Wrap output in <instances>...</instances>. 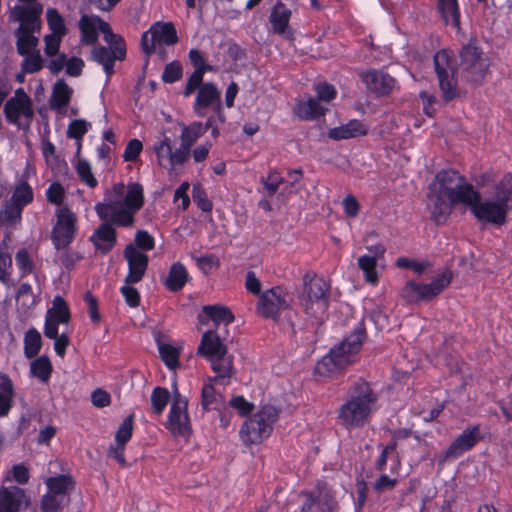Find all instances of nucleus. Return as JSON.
Here are the masks:
<instances>
[{"label":"nucleus","mask_w":512,"mask_h":512,"mask_svg":"<svg viewBox=\"0 0 512 512\" xmlns=\"http://www.w3.org/2000/svg\"><path fill=\"white\" fill-rule=\"evenodd\" d=\"M15 261L21 278L34 273L36 265L32 254L26 248H21L17 251Z\"/></svg>","instance_id":"a18cd8bd"},{"label":"nucleus","mask_w":512,"mask_h":512,"mask_svg":"<svg viewBox=\"0 0 512 512\" xmlns=\"http://www.w3.org/2000/svg\"><path fill=\"white\" fill-rule=\"evenodd\" d=\"M123 254L128 263V274L126 275L125 282L127 284L140 282L147 270L149 257L139 251L133 244L127 245Z\"/></svg>","instance_id":"f3484780"},{"label":"nucleus","mask_w":512,"mask_h":512,"mask_svg":"<svg viewBox=\"0 0 512 512\" xmlns=\"http://www.w3.org/2000/svg\"><path fill=\"white\" fill-rule=\"evenodd\" d=\"M438 6L446 24L460 28V10L457 0H438Z\"/></svg>","instance_id":"2f4dec72"},{"label":"nucleus","mask_w":512,"mask_h":512,"mask_svg":"<svg viewBox=\"0 0 512 512\" xmlns=\"http://www.w3.org/2000/svg\"><path fill=\"white\" fill-rule=\"evenodd\" d=\"M14 395L11 379L0 372V416H6L12 407Z\"/></svg>","instance_id":"473e14b6"},{"label":"nucleus","mask_w":512,"mask_h":512,"mask_svg":"<svg viewBox=\"0 0 512 512\" xmlns=\"http://www.w3.org/2000/svg\"><path fill=\"white\" fill-rule=\"evenodd\" d=\"M170 400L167 388L155 387L151 393V408L155 415L160 416Z\"/></svg>","instance_id":"49530a36"},{"label":"nucleus","mask_w":512,"mask_h":512,"mask_svg":"<svg viewBox=\"0 0 512 512\" xmlns=\"http://www.w3.org/2000/svg\"><path fill=\"white\" fill-rule=\"evenodd\" d=\"M80 32H112L110 25L96 15L83 14L79 20Z\"/></svg>","instance_id":"58836bf2"},{"label":"nucleus","mask_w":512,"mask_h":512,"mask_svg":"<svg viewBox=\"0 0 512 512\" xmlns=\"http://www.w3.org/2000/svg\"><path fill=\"white\" fill-rule=\"evenodd\" d=\"M219 103L220 91L213 83L208 82L198 89L193 109L198 116L203 117L207 108H214Z\"/></svg>","instance_id":"412c9836"},{"label":"nucleus","mask_w":512,"mask_h":512,"mask_svg":"<svg viewBox=\"0 0 512 512\" xmlns=\"http://www.w3.org/2000/svg\"><path fill=\"white\" fill-rule=\"evenodd\" d=\"M161 359L169 369H174L179 365V352L170 344H161L159 346Z\"/></svg>","instance_id":"4d7b16f0"},{"label":"nucleus","mask_w":512,"mask_h":512,"mask_svg":"<svg viewBox=\"0 0 512 512\" xmlns=\"http://www.w3.org/2000/svg\"><path fill=\"white\" fill-rule=\"evenodd\" d=\"M434 67L444 102L448 103L460 97L454 54L446 49L438 51L434 55Z\"/></svg>","instance_id":"1a4fd4ad"},{"label":"nucleus","mask_w":512,"mask_h":512,"mask_svg":"<svg viewBox=\"0 0 512 512\" xmlns=\"http://www.w3.org/2000/svg\"><path fill=\"white\" fill-rule=\"evenodd\" d=\"M43 58L40 52L25 55L21 62V69L24 73L33 74L43 68Z\"/></svg>","instance_id":"6e6d98bb"},{"label":"nucleus","mask_w":512,"mask_h":512,"mask_svg":"<svg viewBox=\"0 0 512 512\" xmlns=\"http://www.w3.org/2000/svg\"><path fill=\"white\" fill-rule=\"evenodd\" d=\"M445 196L439 194L434 203H433V209L431 211V219L437 224L442 225L446 222L448 217L450 216L452 212V208L455 205H452L450 201L448 200V203L444 199Z\"/></svg>","instance_id":"79ce46f5"},{"label":"nucleus","mask_w":512,"mask_h":512,"mask_svg":"<svg viewBox=\"0 0 512 512\" xmlns=\"http://www.w3.org/2000/svg\"><path fill=\"white\" fill-rule=\"evenodd\" d=\"M283 181L284 179L282 175L276 170H271L266 178H262L264 190L267 196L273 197Z\"/></svg>","instance_id":"13d9d810"},{"label":"nucleus","mask_w":512,"mask_h":512,"mask_svg":"<svg viewBox=\"0 0 512 512\" xmlns=\"http://www.w3.org/2000/svg\"><path fill=\"white\" fill-rule=\"evenodd\" d=\"M315 92L317 94V100L324 101V102H330L331 100L335 99L337 92L335 87L332 84H329L327 82H321L318 83L315 86Z\"/></svg>","instance_id":"774afa93"},{"label":"nucleus","mask_w":512,"mask_h":512,"mask_svg":"<svg viewBox=\"0 0 512 512\" xmlns=\"http://www.w3.org/2000/svg\"><path fill=\"white\" fill-rule=\"evenodd\" d=\"M65 197V190L59 182H53L46 190L47 201L51 204L61 206Z\"/></svg>","instance_id":"e2e57ef3"},{"label":"nucleus","mask_w":512,"mask_h":512,"mask_svg":"<svg viewBox=\"0 0 512 512\" xmlns=\"http://www.w3.org/2000/svg\"><path fill=\"white\" fill-rule=\"evenodd\" d=\"M133 420L134 415L132 414L123 420L115 435L116 444L126 446L127 442L131 439L133 434Z\"/></svg>","instance_id":"603ef678"},{"label":"nucleus","mask_w":512,"mask_h":512,"mask_svg":"<svg viewBox=\"0 0 512 512\" xmlns=\"http://www.w3.org/2000/svg\"><path fill=\"white\" fill-rule=\"evenodd\" d=\"M202 311L215 325L221 323L227 325L234 321V315L231 310L223 305H206L203 306Z\"/></svg>","instance_id":"c9c22d12"},{"label":"nucleus","mask_w":512,"mask_h":512,"mask_svg":"<svg viewBox=\"0 0 512 512\" xmlns=\"http://www.w3.org/2000/svg\"><path fill=\"white\" fill-rule=\"evenodd\" d=\"M73 94V89L63 80H58L52 90L50 98L51 109L60 110L69 105Z\"/></svg>","instance_id":"c85d7f7f"},{"label":"nucleus","mask_w":512,"mask_h":512,"mask_svg":"<svg viewBox=\"0 0 512 512\" xmlns=\"http://www.w3.org/2000/svg\"><path fill=\"white\" fill-rule=\"evenodd\" d=\"M182 77V66L179 62L173 61L167 64L162 74L165 83H174Z\"/></svg>","instance_id":"69168bd1"},{"label":"nucleus","mask_w":512,"mask_h":512,"mask_svg":"<svg viewBox=\"0 0 512 512\" xmlns=\"http://www.w3.org/2000/svg\"><path fill=\"white\" fill-rule=\"evenodd\" d=\"M368 131L369 128L365 123L358 119H352L346 124L330 129L328 136L330 139L339 141L365 136L368 134Z\"/></svg>","instance_id":"5701e85b"},{"label":"nucleus","mask_w":512,"mask_h":512,"mask_svg":"<svg viewBox=\"0 0 512 512\" xmlns=\"http://www.w3.org/2000/svg\"><path fill=\"white\" fill-rule=\"evenodd\" d=\"M360 78L370 92L379 96L391 93L396 82L388 73L376 69L360 73Z\"/></svg>","instance_id":"6ab92c4d"},{"label":"nucleus","mask_w":512,"mask_h":512,"mask_svg":"<svg viewBox=\"0 0 512 512\" xmlns=\"http://www.w3.org/2000/svg\"><path fill=\"white\" fill-rule=\"evenodd\" d=\"M366 337L365 324L360 321L347 337L316 364L315 372L320 376H329L354 363Z\"/></svg>","instance_id":"7ed1b4c3"},{"label":"nucleus","mask_w":512,"mask_h":512,"mask_svg":"<svg viewBox=\"0 0 512 512\" xmlns=\"http://www.w3.org/2000/svg\"><path fill=\"white\" fill-rule=\"evenodd\" d=\"M154 151L160 164H162L164 159L169 161L172 155V141L170 137L164 136L161 141L154 145Z\"/></svg>","instance_id":"0e129e2a"},{"label":"nucleus","mask_w":512,"mask_h":512,"mask_svg":"<svg viewBox=\"0 0 512 512\" xmlns=\"http://www.w3.org/2000/svg\"><path fill=\"white\" fill-rule=\"evenodd\" d=\"M177 34H142L141 45L144 53L150 56L153 53H164V46L177 43Z\"/></svg>","instance_id":"b1692460"},{"label":"nucleus","mask_w":512,"mask_h":512,"mask_svg":"<svg viewBox=\"0 0 512 512\" xmlns=\"http://www.w3.org/2000/svg\"><path fill=\"white\" fill-rule=\"evenodd\" d=\"M495 199L509 211L512 209V174L506 173L495 186Z\"/></svg>","instance_id":"72a5a7b5"},{"label":"nucleus","mask_w":512,"mask_h":512,"mask_svg":"<svg viewBox=\"0 0 512 512\" xmlns=\"http://www.w3.org/2000/svg\"><path fill=\"white\" fill-rule=\"evenodd\" d=\"M107 46H95L91 52V59L103 66L107 78L114 73L116 60L122 61L126 56V45L120 34H103Z\"/></svg>","instance_id":"9b49d317"},{"label":"nucleus","mask_w":512,"mask_h":512,"mask_svg":"<svg viewBox=\"0 0 512 512\" xmlns=\"http://www.w3.org/2000/svg\"><path fill=\"white\" fill-rule=\"evenodd\" d=\"M90 128L91 124L84 119L72 120L68 125L67 137L76 141H82V138Z\"/></svg>","instance_id":"864d4df0"},{"label":"nucleus","mask_w":512,"mask_h":512,"mask_svg":"<svg viewBox=\"0 0 512 512\" xmlns=\"http://www.w3.org/2000/svg\"><path fill=\"white\" fill-rule=\"evenodd\" d=\"M65 500L47 491L41 498L40 510L42 512H57Z\"/></svg>","instance_id":"680f3d73"},{"label":"nucleus","mask_w":512,"mask_h":512,"mask_svg":"<svg viewBox=\"0 0 512 512\" xmlns=\"http://www.w3.org/2000/svg\"><path fill=\"white\" fill-rule=\"evenodd\" d=\"M45 316L60 324H67L70 320V311L65 300L61 296H56Z\"/></svg>","instance_id":"ea45409f"},{"label":"nucleus","mask_w":512,"mask_h":512,"mask_svg":"<svg viewBox=\"0 0 512 512\" xmlns=\"http://www.w3.org/2000/svg\"><path fill=\"white\" fill-rule=\"evenodd\" d=\"M201 405L204 410L217 409L221 403V395L217 394L214 386L211 383H207L203 386L201 392Z\"/></svg>","instance_id":"09e8293b"},{"label":"nucleus","mask_w":512,"mask_h":512,"mask_svg":"<svg viewBox=\"0 0 512 512\" xmlns=\"http://www.w3.org/2000/svg\"><path fill=\"white\" fill-rule=\"evenodd\" d=\"M33 198L32 187L26 181H21L16 185L11 196V201L24 208L33 201Z\"/></svg>","instance_id":"c03bdc74"},{"label":"nucleus","mask_w":512,"mask_h":512,"mask_svg":"<svg viewBox=\"0 0 512 512\" xmlns=\"http://www.w3.org/2000/svg\"><path fill=\"white\" fill-rule=\"evenodd\" d=\"M326 109L313 97L295 103L293 112L300 120H314L325 114Z\"/></svg>","instance_id":"a878e982"},{"label":"nucleus","mask_w":512,"mask_h":512,"mask_svg":"<svg viewBox=\"0 0 512 512\" xmlns=\"http://www.w3.org/2000/svg\"><path fill=\"white\" fill-rule=\"evenodd\" d=\"M23 208L11 201L3 211L0 212V218L7 224H13L21 219Z\"/></svg>","instance_id":"338daca9"},{"label":"nucleus","mask_w":512,"mask_h":512,"mask_svg":"<svg viewBox=\"0 0 512 512\" xmlns=\"http://www.w3.org/2000/svg\"><path fill=\"white\" fill-rule=\"evenodd\" d=\"M191 257L195 260L199 270L205 275L210 274L213 270H216L220 267V260L214 254H206L201 256L191 254Z\"/></svg>","instance_id":"8fccbe9b"},{"label":"nucleus","mask_w":512,"mask_h":512,"mask_svg":"<svg viewBox=\"0 0 512 512\" xmlns=\"http://www.w3.org/2000/svg\"><path fill=\"white\" fill-rule=\"evenodd\" d=\"M481 439L479 425L465 429L448 447L439 455V463L443 464L449 459H457L465 452L471 450Z\"/></svg>","instance_id":"2eb2a0df"},{"label":"nucleus","mask_w":512,"mask_h":512,"mask_svg":"<svg viewBox=\"0 0 512 512\" xmlns=\"http://www.w3.org/2000/svg\"><path fill=\"white\" fill-rule=\"evenodd\" d=\"M464 205L469 207L471 214L482 223L493 224L497 227L507 221L508 210L498 200H482L481 194L476 189L473 191Z\"/></svg>","instance_id":"9d476101"},{"label":"nucleus","mask_w":512,"mask_h":512,"mask_svg":"<svg viewBox=\"0 0 512 512\" xmlns=\"http://www.w3.org/2000/svg\"><path fill=\"white\" fill-rule=\"evenodd\" d=\"M45 484L48 488V492L65 500L69 493L74 489L75 483L72 477L59 475L47 478Z\"/></svg>","instance_id":"7c9ffc66"},{"label":"nucleus","mask_w":512,"mask_h":512,"mask_svg":"<svg viewBox=\"0 0 512 512\" xmlns=\"http://www.w3.org/2000/svg\"><path fill=\"white\" fill-rule=\"evenodd\" d=\"M358 266L362 270L366 282L376 285L379 281L377 259L375 256L362 255L358 258Z\"/></svg>","instance_id":"a19ab883"},{"label":"nucleus","mask_w":512,"mask_h":512,"mask_svg":"<svg viewBox=\"0 0 512 512\" xmlns=\"http://www.w3.org/2000/svg\"><path fill=\"white\" fill-rule=\"evenodd\" d=\"M63 34H45L44 37V43L45 48L44 52L47 57H50L51 59L56 58L59 53L60 44L62 41Z\"/></svg>","instance_id":"052dcab7"},{"label":"nucleus","mask_w":512,"mask_h":512,"mask_svg":"<svg viewBox=\"0 0 512 512\" xmlns=\"http://www.w3.org/2000/svg\"><path fill=\"white\" fill-rule=\"evenodd\" d=\"M31 375L43 383H47L51 377L52 365L48 357L40 356L30 364Z\"/></svg>","instance_id":"37998d69"},{"label":"nucleus","mask_w":512,"mask_h":512,"mask_svg":"<svg viewBox=\"0 0 512 512\" xmlns=\"http://www.w3.org/2000/svg\"><path fill=\"white\" fill-rule=\"evenodd\" d=\"M42 347V338L40 332L32 327L24 335V355L32 359L38 355Z\"/></svg>","instance_id":"4c0bfd02"},{"label":"nucleus","mask_w":512,"mask_h":512,"mask_svg":"<svg viewBox=\"0 0 512 512\" xmlns=\"http://www.w3.org/2000/svg\"><path fill=\"white\" fill-rule=\"evenodd\" d=\"M279 412V409L272 405H264L258 410V440L266 439L271 435Z\"/></svg>","instance_id":"bb28decb"},{"label":"nucleus","mask_w":512,"mask_h":512,"mask_svg":"<svg viewBox=\"0 0 512 512\" xmlns=\"http://www.w3.org/2000/svg\"><path fill=\"white\" fill-rule=\"evenodd\" d=\"M30 479L29 469L24 464L13 465L12 468L7 472L5 481H15L20 485H25Z\"/></svg>","instance_id":"5fc2aeb1"},{"label":"nucleus","mask_w":512,"mask_h":512,"mask_svg":"<svg viewBox=\"0 0 512 512\" xmlns=\"http://www.w3.org/2000/svg\"><path fill=\"white\" fill-rule=\"evenodd\" d=\"M452 279L453 272L445 268L430 283L409 280L401 290V297L408 304L429 303L451 284Z\"/></svg>","instance_id":"423d86ee"},{"label":"nucleus","mask_w":512,"mask_h":512,"mask_svg":"<svg viewBox=\"0 0 512 512\" xmlns=\"http://www.w3.org/2000/svg\"><path fill=\"white\" fill-rule=\"evenodd\" d=\"M379 395L372 384L358 378L347 388L342 404L336 410L337 424L347 431L367 425L377 410Z\"/></svg>","instance_id":"f03ea898"},{"label":"nucleus","mask_w":512,"mask_h":512,"mask_svg":"<svg viewBox=\"0 0 512 512\" xmlns=\"http://www.w3.org/2000/svg\"><path fill=\"white\" fill-rule=\"evenodd\" d=\"M330 285L323 277L306 273L303 276V288L299 295L300 305L307 315L318 317L329 307Z\"/></svg>","instance_id":"39448f33"},{"label":"nucleus","mask_w":512,"mask_h":512,"mask_svg":"<svg viewBox=\"0 0 512 512\" xmlns=\"http://www.w3.org/2000/svg\"><path fill=\"white\" fill-rule=\"evenodd\" d=\"M260 291L261 283L258 280V312L264 318L273 320L282 330L290 331L291 335L295 336L297 312L291 308L282 288L276 286L263 293Z\"/></svg>","instance_id":"20e7f679"},{"label":"nucleus","mask_w":512,"mask_h":512,"mask_svg":"<svg viewBox=\"0 0 512 512\" xmlns=\"http://www.w3.org/2000/svg\"><path fill=\"white\" fill-rule=\"evenodd\" d=\"M4 115L7 122L16 125L19 129L27 131L34 118L31 98L19 88L4 105Z\"/></svg>","instance_id":"f8f14e48"},{"label":"nucleus","mask_w":512,"mask_h":512,"mask_svg":"<svg viewBox=\"0 0 512 512\" xmlns=\"http://www.w3.org/2000/svg\"><path fill=\"white\" fill-rule=\"evenodd\" d=\"M113 225L110 221H104L90 237L96 251L103 255L109 253L116 245L117 233Z\"/></svg>","instance_id":"aec40b11"},{"label":"nucleus","mask_w":512,"mask_h":512,"mask_svg":"<svg viewBox=\"0 0 512 512\" xmlns=\"http://www.w3.org/2000/svg\"><path fill=\"white\" fill-rule=\"evenodd\" d=\"M143 205L144 189L140 183H116L105 192L103 201L95 205V211L101 220L128 228L135 224V215Z\"/></svg>","instance_id":"f257e3e1"},{"label":"nucleus","mask_w":512,"mask_h":512,"mask_svg":"<svg viewBox=\"0 0 512 512\" xmlns=\"http://www.w3.org/2000/svg\"><path fill=\"white\" fill-rule=\"evenodd\" d=\"M461 76L473 84H481L489 72L490 59L474 40L463 45L459 52Z\"/></svg>","instance_id":"0eeeda50"},{"label":"nucleus","mask_w":512,"mask_h":512,"mask_svg":"<svg viewBox=\"0 0 512 512\" xmlns=\"http://www.w3.org/2000/svg\"><path fill=\"white\" fill-rule=\"evenodd\" d=\"M188 278L189 274L185 266L180 262H176L169 269L165 286L171 292H178L185 286Z\"/></svg>","instance_id":"c756f323"},{"label":"nucleus","mask_w":512,"mask_h":512,"mask_svg":"<svg viewBox=\"0 0 512 512\" xmlns=\"http://www.w3.org/2000/svg\"><path fill=\"white\" fill-rule=\"evenodd\" d=\"M57 221L51 233V240L57 250L66 248L76 236L77 217L69 208L56 211Z\"/></svg>","instance_id":"4468645a"},{"label":"nucleus","mask_w":512,"mask_h":512,"mask_svg":"<svg viewBox=\"0 0 512 512\" xmlns=\"http://www.w3.org/2000/svg\"><path fill=\"white\" fill-rule=\"evenodd\" d=\"M84 61L76 56L67 59L64 53L59 54L56 58L50 59L48 69L52 74L60 73L64 68L67 75L71 77H79L84 68Z\"/></svg>","instance_id":"4be33fe9"},{"label":"nucleus","mask_w":512,"mask_h":512,"mask_svg":"<svg viewBox=\"0 0 512 512\" xmlns=\"http://www.w3.org/2000/svg\"><path fill=\"white\" fill-rule=\"evenodd\" d=\"M30 505L27 491L18 486L0 488V512H20Z\"/></svg>","instance_id":"a211bd4d"},{"label":"nucleus","mask_w":512,"mask_h":512,"mask_svg":"<svg viewBox=\"0 0 512 512\" xmlns=\"http://www.w3.org/2000/svg\"><path fill=\"white\" fill-rule=\"evenodd\" d=\"M290 16L291 11L286 7V5L281 2L277 3L270 14V22L273 26V32H285Z\"/></svg>","instance_id":"e433bc0d"},{"label":"nucleus","mask_w":512,"mask_h":512,"mask_svg":"<svg viewBox=\"0 0 512 512\" xmlns=\"http://www.w3.org/2000/svg\"><path fill=\"white\" fill-rule=\"evenodd\" d=\"M179 125L181 127V145L191 150L194 143L205 134V128L201 122H193L190 125L180 123Z\"/></svg>","instance_id":"f704fd0d"},{"label":"nucleus","mask_w":512,"mask_h":512,"mask_svg":"<svg viewBox=\"0 0 512 512\" xmlns=\"http://www.w3.org/2000/svg\"><path fill=\"white\" fill-rule=\"evenodd\" d=\"M188 401L174 387L173 399L168 413L166 429L174 437H189L191 434V423L187 412Z\"/></svg>","instance_id":"ddd939ff"},{"label":"nucleus","mask_w":512,"mask_h":512,"mask_svg":"<svg viewBox=\"0 0 512 512\" xmlns=\"http://www.w3.org/2000/svg\"><path fill=\"white\" fill-rule=\"evenodd\" d=\"M46 19L50 32H66L64 18L56 8L47 9Z\"/></svg>","instance_id":"bf43d9fd"},{"label":"nucleus","mask_w":512,"mask_h":512,"mask_svg":"<svg viewBox=\"0 0 512 512\" xmlns=\"http://www.w3.org/2000/svg\"><path fill=\"white\" fill-rule=\"evenodd\" d=\"M226 347L214 331H207L202 335L201 343L198 347V354L205 356L208 360L226 354Z\"/></svg>","instance_id":"393cba45"},{"label":"nucleus","mask_w":512,"mask_h":512,"mask_svg":"<svg viewBox=\"0 0 512 512\" xmlns=\"http://www.w3.org/2000/svg\"><path fill=\"white\" fill-rule=\"evenodd\" d=\"M42 12L41 3L16 6L13 10V17L19 22V27L15 32H39L42 27Z\"/></svg>","instance_id":"dca6fc26"},{"label":"nucleus","mask_w":512,"mask_h":512,"mask_svg":"<svg viewBox=\"0 0 512 512\" xmlns=\"http://www.w3.org/2000/svg\"><path fill=\"white\" fill-rule=\"evenodd\" d=\"M208 361L211 363V368L216 374L213 380L219 381L224 385L227 384L233 372L232 357L226 353L213 357Z\"/></svg>","instance_id":"cd10ccee"},{"label":"nucleus","mask_w":512,"mask_h":512,"mask_svg":"<svg viewBox=\"0 0 512 512\" xmlns=\"http://www.w3.org/2000/svg\"><path fill=\"white\" fill-rule=\"evenodd\" d=\"M17 52L21 56L29 55L32 53L40 52L38 49L39 40L34 34H17Z\"/></svg>","instance_id":"de8ad7c7"},{"label":"nucleus","mask_w":512,"mask_h":512,"mask_svg":"<svg viewBox=\"0 0 512 512\" xmlns=\"http://www.w3.org/2000/svg\"><path fill=\"white\" fill-rule=\"evenodd\" d=\"M432 185H437L439 194L447 197L452 205L465 204L475 190L465 176L454 169L439 171Z\"/></svg>","instance_id":"6e6552de"},{"label":"nucleus","mask_w":512,"mask_h":512,"mask_svg":"<svg viewBox=\"0 0 512 512\" xmlns=\"http://www.w3.org/2000/svg\"><path fill=\"white\" fill-rule=\"evenodd\" d=\"M76 172L79 179L90 188L97 186L98 181L94 177L90 163L85 159H79L76 165Z\"/></svg>","instance_id":"3c124183"}]
</instances>
